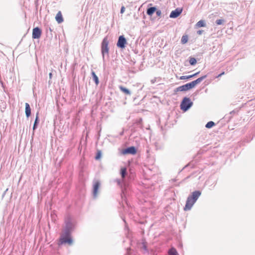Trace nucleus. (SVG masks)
<instances>
[{
    "mask_svg": "<svg viewBox=\"0 0 255 255\" xmlns=\"http://www.w3.org/2000/svg\"><path fill=\"white\" fill-rule=\"evenodd\" d=\"M200 72H196L192 75H188V76H182L180 77V80H186L191 79L193 77H196L199 74Z\"/></svg>",
    "mask_w": 255,
    "mask_h": 255,
    "instance_id": "18",
    "label": "nucleus"
},
{
    "mask_svg": "<svg viewBox=\"0 0 255 255\" xmlns=\"http://www.w3.org/2000/svg\"><path fill=\"white\" fill-rule=\"evenodd\" d=\"M101 183L98 180L96 181L93 184V196L94 198H96L97 197L98 190L99 189Z\"/></svg>",
    "mask_w": 255,
    "mask_h": 255,
    "instance_id": "8",
    "label": "nucleus"
},
{
    "mask_svg": "<svg viewBox=\"0 0 255 255\" xmlns=\"http://www.w3.org/2000/svg\"><path fill=\"white\" fill-rule=\"evenodd\" d=\"M168 255H179L176 250L174 248H172L169 250Z\"/></svg>",
    "mask_w": 255,
    "mask_h": 255,
    "instance_id": "22",
    "label": "nucleus"
},
{
    "mask_svg": "<svg viewBox=\"0 0 255 255\" xmlns=\"http://www.w3.org/2000/svg\"><path fill=\"white\" fill-rule=\"evenodd\" d=\"M207 77V75H204L203 76H201L196 80L193 81L191 82L193 88H194L197 84L201 83L203 80H204L205 78H206Z\"/></svg>",
    "mask_w": 255,
    "mask_h": 255,
    "instance_id": "12",
    "label": "nucleus"
},
{
    "mask_svg": "<svg viewBox=\"0 0 255 255\" xmlns=\"http://www.w3.org/2000/svg\"><path fill=\"white\" fill-rule=\"evenodd\" d=\"M206 25V22L204 20H200L195 24L196 28L205 27Z\"/></svg>",
    "mask_w": 255,
    "mask_h": 255,
    "instance_id": "19",
    "label": "nucleus"
},
{
    "mask_svg": "<svg viewBox=\"0 0 255 255\" xmlns=\"http://www.w3.org/2000/svg\"><path fill=\"white\" fill-rule=\"evenodd\" d=\"M91 75L96 85L98 86L99 84V80L98 77L97 76L95 72L93 71H92L91 72Z\"/></svg>",
    "mask_w": 255,
    "mask_h": 255,
    "instance_id": "17",
    "label": "nucleus"
},
{
    "mask_svg": "<svg viewBox=\"0 0 255 255\" xmlns=\"http://www.w3.org/2000/svg\"><path fill=\"white\" fill-rule=\"evenodd\" d=\"M126 237H128V234H126Z\"/></svg>",
    "mask_w": 255,
    "mask_h": 255,
    "instance_id": "47",
    "label": "nucleus"
},
{
    "mask_svg": "<svg viewBox=\"0 0 255 255\" xmlns=\"http://www.w3.org/2000/svg\"><path fill=\"white\" fill-rule=\"evenodd\" d=\"M25 116L27 118H28L31 116V108L28 103H25Z\"/></svg>",
    "mask_w": 255,
    "mask_h": 255,
    "instance_id": "15",
    "label": "nucleus"
},
{
    "mask_svg": "<svg viewBox=\"0 0 255 255\" xmlns=\"http://www.w3.org/2000/svg\"><path fill=\"white\" fill-rule=\"evenodd\" d=\"M201 194V192L199 190H196L193 191L191 195H189L187 197L186 204L184 207V211L190 210L195 203L198 198Z\"/></svg>",
    "mask_w": 255,
    "mask_h": 255,
    "instance_id": "3",
    "label": "nucleus"
},
{
    "mask_svg": "<svg viewBox=\"0 0 255 255\" xmlns=\"http://www.w3.org/2000/svg\"><path fill=\"white\" fill-rule=\"evenodd\" d=\"M156 11L155 6H151L148 7L146 9V13L149 16H151Z\"/></svg>",
    "mask_w": 255,
    "mask_h": 255,
    "instance_id": "16",
    "label": "nucleus"
},
{
    "mask_svg": "<svg viewBox=\"0 0 255 255\" xmlns=\"http://www.w3.org/2000/svg\"><path fill=\"white\" fill-rule=\"evenodd\" d=\"M237 112L238 111L233 110L232 111L230 112V114L233 115L237 113Z\"/></svg>",
    "mask_w": 255,
    "mask_h": 255,
    "instance_id": "39",
    "label": "nucleus"
},
{
    "mask_svg": "<svg viewBox=\"0 0 255 255\" xmlns=\"http://www.w3.org/2000/svg\"><path fill=\"white\" fill-rule=\"evenodd\" d=\"M129 248H128V254H129Z\"/></svg>",
    "mask_w": 255,
    "mask_h": 255,
    "instance_id": "46",
    "label": "nucleus"
},
{
    "mask_svg": "<svg viewBox=\"0 0 255 255\" xmlns=\"http://www.w3.org/2000/svg\"><path fill=\"white\" fill-rule=\"evenodd\" d=\"M49 76L50 78H51V77H52V73H50L49 74Z\"/></svg>",
    "mask_w": 255,
    "mask_h": 255,
    "instance_id": "41",
    "label": "nucleus"
},
{
    "mask_svg": "<svg viewBox=\"0 0 255 255\" xmlns=\"http://www.w3.org/2000/svg\"><path fill=\"white\" fill-rule=\"evenodd\" d=\"M123 133H124V131H122L121 133H120V135H122L123 134Z\"/></svg>",
    "mask_w": 255,
    "mask_h": 255,
    "instance_id": "43",
    "label": "nucleus"
},
{
    "mask_svg": "<svg viewBox=\"0 0 255 255\" xmlns=\"http://www.w3.org/2000/svg\"><path fill=\"white\" fill-rule=\"evenodd\" d=\"M55 19L58 23L60 24L63 22L64 19L60 11H58L55 16Z\"/></svg>",
    "mask_w": 255,
    "mask_h": 255,
    "instance_id": "13",
    "label": "nucleus"
},
{
    "mask_svg": "<svg viewBox=\"0 0 255 255\" xmlns=\"http://www.w3.org/2000/svg\"><path fill=\"white\" fill-rule=\"evenodd\" d=\"M121 218H122L123 221L125 223V229H127L128 228V225H127V222H126V218L125 217H123L122 215H121Z\"/></svg>",
    "mask_w": 255,
    "mask_h": 255,
    "instance_id": "32",
    "label": "nucleus"
},
{
    "mask_svg": "<svg viewBox=\"0 0 255 255\" xmlns=\"http://www.w3.org/2000/svg\"><path fill=\"white\" fill-rule=\"evenodd\" d=\"M8 190V189H6V190L5 191L4 193H3V196H4V195L5 194V192Z\"/></svg>",
    "mask_w": 255,
    "mask_h": 255,
    "instance_id": "44",
    "label": "nucleus"
},
{
    "mask_svg": "<svg viewBox=\"0 0 255 255\" xmlns=\"http://www.w3.org/2000/svg\"><path fill=\"white\" fill-rule=\"evenodd\" d=\"M76 225V221L70 216H68L65 218V227L58 243L59 246L66 244H72L73 241L71 237V234L74 230Z\"/></svg>",
    "mask_w": 255,
    "mask_h": 255,
    "instance_id": "1",
    "label": "nucleus"
},
{
    "mask_svg": "<svg viewBox=\"0 0 255 255\" xmlns=\"http://www.w3.org/2000/svg\"><path fill=\"white\" fill-rule=\"evenodd\" d=\"M102 151L100 150H98L97 152H96L95 159L97 160L100 159L102 157Z\"/></svg>",
    "mask_w": 255,
    "mask_h": 255,
    "instance_id": "26",
    "label": "nucleus"
},
{
    "mask_svg": "<svg viewBox=\"0 0 255 255\" xmlns=\"http://www.w3.org/2000/svg\"><path fill=\"white\" fill-rule=\"evenodd\" d=\"M39 113L37 112L36 114V117H35V121H34V124H33V128H32V129H33V133H32V135H34V131L37 128H38V125L39 124Z\"/></svg>",
    "mask_w": 255,
    "mask_h": 255,
    "instance_id": "11",
    "label": "nucleus"
},
{
    "mask_svg": "<svg viewBox=\"0 0 255 255\" xmlns=\"http://www.w3.org/2000/svg\"><path fill=\"white\" fill-rule=\"evenodd\" d=\"M127 142H125V145L126 146L125 148H124V149L121 150L120 149H119V150H120V154L121 155L122 154H123V155H126V154H128V146H127Z\"/></svg>",
    "mask_w": 255,
    "mask_h": 255,
    "instance_id": "21",
    "label": "nucleus"
},
{
    "mask_svg": "<svg viewBox=\"0 0 255 255\" xmlns=\"http://www.w3.org/2000/svg\"><path fill=\"white\" fill-rule=\"evenodd\" d=\"M120 89L125 94H128V88L124 87L122 85L119 86Z\"/></svg>",
    "mask_w": 255,
    "mask_h": 255,
    "instance_id": "28",
    "label": "nucleus"
},
{
    "mask_svg": "<svg viewBox=\"0 0 255 255\" xmlns=\"http://www.w3.org/2000/svg\"><path fill=\"white\" fill-rule=\"evenodd\" d=\"M189 165V163L187 164L186 166H185L183 168H186V167L188 166Z\"/></svg>",
    "mask_w": 255,
    "mask_h": 255,
    "instance_id": "42",
    "label": "nucleus"
},
{
    "mask_svg": "<svg viewBox=\"0 0 255 255\" xmlns=\"http://www.w3.org/2000/svg\"><path fill=\"white\" fill-rule=\"evenodd\" d=\"M142 248L144 249L145 251L147 252V247L145 243H143L142 244Z\"/></svg>",
    "mask_w": 255,
    "mask_h": 255,
    "instance_id": "34",
    "label": "nucleus"
},
{
    "mask_svg": "<svg viewBox=\"0 0 255 255\" xmlns=\"http://www.w3.org/2000/svg\"><path fill=\"white\" fill-rule=\"evenodd\" d=\"M46 30L47 32L48 31V30H49L50 32H52L53 30L51 29V28L50 26H47L46 28Z\"/></svg>",
    "mask_w": 255,
    "mask_h": 255,
    "instance_id": "37",
    "label": "nucleus"
},
{
    "mask_svg": "<svg viewBox=\"0 0 255 255\" xmlns=\"http://www.w3.org/2000/svg\"><path fill=\"white\" fill-rule=\"evenodd\" d=\"M120 174L121 176V179H116L114 182H116L118 185L121 189V196L122 199V206L124 209V203L128 205V198H127V188H128V181L126 179V176L128 175L127 166H125L121 168Z\"/></svg>",
    "mask_w": 255,
    "mask_h": 255,
    "instance_id": "2",
    "label": "nucleus"
},
{
    "mask_svg": "<svg viewBox=\"0 0 255 255\" xmlns=\"http://www.w3.org/2000/svg\"><path fill=\"white\" fill-rule=\"evenodd\" d=\"M125 6H122L121 8V10H120L121 13H123L125 12Z\"/></svg>",
    "mask_w": 255,
    "mask_h": 255,
    "instance_id": "35",
    "label": "nucleus"
},
{
    "mask_svg": "<svg viewBox=\"0 0 255 255\" xmlns=\"http://www.w3.org/2000/svg\"><path fill=\"white\" fill-rule=\"evenodd\" d=\"M134 88H135V86H134V85H133L132 88H130V89H128V95H130L131 93H133V92L134 91Z\"/></svg>",
    "mask_w": 255,
    "mask_h": 255,
    "instance_id": "31",
    "label": "nucleus"
},
{
    "mask_svg": "<svg viewBox=\"0 0 255 255\" xmlns=\"http://www.w3.org/2000/svg\"><path fill=\"white\" fill-rule=\"evenodd\" d=\"M127 43V40L125 37L124 35H120L118 39L117 46L121 49V51H123V50L125 48Z\"/></svg>",
    "mask_w": 255,
    "mask_h": 255,
    "instance_id": "6",
    "label": "nucleus"
},
{
    "mask_svg": "<svg viewBox=\"0 0 255 255\" xmlns=\"http://www.w3.org/2000/svg\"><path fill=\"white\" fill-rule=\"evenodd\" d=\"M42 34V30L39 27H36L32 29V37L33 39H39Z\"/></svg>",
    "mask_w": 255,
    "mask_h": 255,
    "instance_id": "7",
    "label": "nucleus"
},
{
    "mask_svg": "<svg viewBox=\"0 0 255 255\" xmlns=\"http://www.w3.org/2000/svg\"><path fill=\"white\" fill-rule=\"evenodd\" d=\"M109 41L107 36L104 38L101 43V53L103 56V61H105V54H107L109 56V48L108 47Z\"/></svg>",
    "mask_w": 255,
    "mask_h": 255,
    "instance_id": "5",
    "label": "nucleus"
},
{
    "mask_svg": "<svg viewBox=\"0 0 255 255\" xmlns=\"http://www.w3.org/2000/svg\"><path fill=\"white\" fill-rule=\"evenodd\" d=\"M225 74V72H222L221 73L219 74L218 76L216 77V78H218L220 77H221L222 75H224Z\"/></svg>",
    "mask_w": 255,
    "mask_h": 255,
    "instance_id": "36",
    "label": "nucleus"
},
{
    "mask_svg": "<svg viewBox=\"0 0 255 255\" xmlns=\"http://www.w3.org/2000/svg\"><path fill=\"white\" fill-rule=\"evenodd\" d=\"M126 255H128V248L126 249Z\"/></svg>",
    "mask_w": 255,
    "mask_h": 255,
    "instance_id": "45",
    "label": "nucleus"
},
{
    "mask_svg": "<svg viewBox=\"0 0 255 255\" xmlns=\"http://www.w3.org/2000/svg\"><path fill=\"white\" fill-rule=\"evenodd\" d=\"M135 177V172L133 169L129 167V161L128 160V181L134 180Z\"/></svg>",
    "mask_w": 255,
    "mask_h": 255,
    "instance_id": "10",
    "label": "nucleus"
},
{
    "mask_svg": "<svg viewBox=\"0 0 255 255\" xmlns=\"http://www.w3.org/2000/svg\"><path fill=\"white\" fill-rule=\"evenodd\" d=\"M225 22V20L223 19H219L216 20L215 23L217 25H221Z\"/></svg>",
    "mask_w": 255,
    "mask_h": 255,
    "instance_id": "29",
    "label": "nucleus"
},
{
    "mask_svg": "<svg viewBox=\"0 0 255 255\" xmlns=\"http://www.w3.org/2000/svg\"><path fill=\"white\" fill-rule=\"evenodd\" d=\"M128 63H129L130 65H132V64H134L135 63V61H133L132 60H130V63L128 61Z\"/></svg>",
    "mask_w": 255,
    "mask_h": 255,
    "instance_id": "40",
    "label": "nucleus"
},
{
    "mask_svg": "<svg viewBox=\"0 0 255 255\" xmlns=\"http://www.w3.org/2000/svg\"><path fill=\"white\" fill-rule=\"evenodd\" d=\"M137 151V147L133 145L128 146V154L135 155Z\"/></svg>",
    "mask_w": 255,
    "mask_h": 255,
    "instance_id": "14",
    "label": "nucleus"
},
{
    "mask_svg": "<svg viewBox=\"0 0 255 255\" xmlns=\"http://www.w3.org/2000/svg\"><path fill=\"white\" fill-rule=\"evenodd\" d=\"M132 135H133V138H136L137 137V133H135L134 131L132 133H131V134L130 135L129 137H128V144L131 143L130 140H131V138H130V137L131 136H132Z\"/></svg>",
    "mask_w": 255,
    "mask_h": 255,
    "instance_id": "30",
    "label": "nucleus"
},
{
    "mask_svg": "<svg viewBox=\"0 0 255 255\" xmlns=\"http://www.w3.org/2000/svg\"><path fill=\"white\" fill-rule=\"evenodd\" d=\"M189 59V62L191 65L194 66L197 63V60L196 58L190 57Z\"/></svg>",
    "mask_w": 255,
    "mask_h": 255,
    "instance_id": "24",
    "label": "nucleus"
},
{
    "mask_svg": "<svg viewBox=\"0 0 255 255\" xmlns=\"http://www.w3.org/2000/svg\"><path fill=\"white\" fill-rule=\"evenodd\" d=\"M203 32V30H199L197 31V33L199 35H201Z\"/></svg>",
    "mask_w": 255,
    "mask_h": 255,
    "instance_id": "38",
    "label": "nucleus"
},
{
    "mask_svg": "<svg viewBox=\"0 0 255 255\" xmlns=\"http://www.w3.org/2000/svg\"><path fill=\"white\" fill-rule=\"evenodd\" d=\"M183 86L184 88V90L185 91H187L193 88V87L191 82H189L186 84H184Z\"/></svg>",
    "mask_w": 255,
    "mask_h": 255,
    "instance_id": "20",
    "label": "nucleus"
},
{
    "mask_svg": "<svg viewBox=\"0 0 255 255\" xmlns=\"http://www.w3.org/2000/svg\"><path fill=\"white\" fill-rule=\"evenodd\" d=\"M215 125V124L214 122L210 121L206 124L205 127L207 128H210L213 127Z\"/></svg>",
    "mask_w": 255,
    "mask_h": 255,
    "instance_id": "25",
    "label": "nucleus"
},
{
    "mask_svg": "<svg viewBox=\"0 0 255 255\" xmlns=\"http://www.w3.org/2000/svg\"><path fill=\"white\" fill-rule=\"evenodd\" d=\"M156 14L158 16H161V11L160 10H158L156 9V11H155Z\"/></svg>",
    "mask_w": 255,
    "mask_h": 255,
    "instance_id": "33",
    "label": "nucleus"
},
{
    "mask_svg": "<svg viewBox=\"0 0 255 255\" xmlns=\"http://www.w3.org/2000/svg\"><path fill=\"white\" fill-rule=\"evenodd\" d=\"M193 103L189 98L185 97L180 103V109L184 112L187 111L193 106Z\"/></svg>",
    "mask_w": 255,
    "mask_h": 255,
    "instance_id": "4",
    "label": "nucleus"
},
{
    "mask_svg": "<svg viewBox=\"0 0 255 255\" xmlns=\"http://www.w3.org/2000/svg\"><path fill=\"white\" fill-rule=\"evenodd\" d=\"M185 91L184 90V88L183 87V86H179V87H178L177 88H176L175 90H174V92H184Z\"/></svg>",
    "mask_w": 255,
    "mask_h": 255,
    "instance_id": "27",
    "label": "nucleus"
},
{
    "mask_svg": "<svg viewBox=\"0 0 255 255\" xmlns=\"http://www.w3.org/2000/svg\"><path fill=\"white\" fill-rule=\"evenodd\" d=\"M182 12V9L177 8L175 10H172L170 13L169 17L170 18H175L178 17Z\"/></svg>",
    "mask_w": 255,
    "mask_h": 255,
    "instance_id": "9",
    "label": "nucleus"
},
{
    "mask_svg": "<svg viewBox=\"0 0 255 255\" xmlns=\"http://www.w3.org/2000/svg\"><path fill=\"white\" fill-rule=\"evenodd\" d=\"M188 37L187 35H184L182 36L181 39V43L182 44H184L188 42Z\"/></svg>",
    "mask_w": 255,
    "mask_h": 255,
    "instance_id": "23",
    "label": "nucleus"
}]
</instances>
